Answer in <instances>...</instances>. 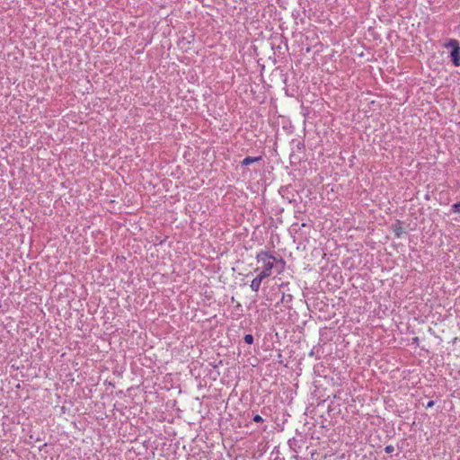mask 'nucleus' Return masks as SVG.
Masks as SVG:
<instances>
[{"mask_svg":"<svg viewBox=\"0 0 460 460\" xmlns=\"http://www.w3.org/2000/svg\"><path fill=\"white\" fill-rule=\"evenodd\" d=\"M257 261L259 263H262V270L268 271L270 274L272 273V269L274 267L275 262L284 263L283 260L280 258L279 260L268 252H261L257 254Z\"/></svg>","mask_w":460,"mask_h":460,"instance_id":"1","label":"nucleus"},{"mask_svg":"<svg viewBox=\"0 0 460 460\" xmlns=\"http://www.w3.org/2000/svg\"><path fill=\"white\" fill-rule=\"evenodd\" d=\"M449 46L453 47V49L450 53L451 60L456 66H460V46L456 40H452L449 42Z\"/></svg>","mask_w":460,"mask_h":460,"instance_id":"2","label":"nucleus"},{"mask_svg":"<svg viewBox=\"0 0 460 460\" xmlns=\"http://www.w3.org/2000/svg\"><path fill=\"white\" fill-rule=\"evenodd\" d=\"M261 281L256 277L252 280L250 288L252 291L257 292L260 289Z\"/></svg>","mask_w":460,"mask_h":460,"instance_id":"3","label":"nucleus"},{"mask_svg":"<svg viewBox=\"0 0 460 460\" xmlns=\"http://www.w3.org/2000/svg\"><path fill=\"white\" fill-rule=\"evenodd\" d=\"M260 160V157H251V156H247L245 157L243 161H242V164L243 165H249L252 163H255L257 161Z\"/></svg>","mask_w":460,"mask_h":460,"instance_id":"4","label":"nucleus"},{"mask_svg":"<svg viewBox=\"0 0 460 460\" xmlns=\"http://www.w3.org/2000/svg\"><path fill=\"white\" fill-rule=\"evenodd\" d=\"M270 275H271V274H270V272L265 271V270H261V271L258 274L257 278H258L261 281H262L264 279H266V278L270 277Z\"/></svg>","mask_w":460,"mask_h":460,"instance_id":"5","label":"nucleus"},{"mask_svg":"<svg viewBox=\"0 0 460 460\" xmlns=\"http://www.w3.org/2000/svg\"><path fill=\"white\" fill-rule=\"evenodd\" d=\"M243 341L247 344H252V342H253V336L252 334H246L243 337Z\"/></svg>","mask_w":460,"mask_h":460,"instance_id":"6","label":"nucleus"},{"mask_svg":"<svg viewBox=\"0 0 460 460\" xmlns=\"http://www.w3.org/2000/svg\"><path fill=\"white\" fill-rule=\"evenodd\" d=\"M394 232L397 237H400L403 233L402 228L401 226H395Z\"/></svg>","mask_w":460,"mask_h":460,"instance_id":"7","label":"nucleus"},{"mask_svg":"<svg viewBox=\"0 0 460 460\" xmlns=\"http://www.w3.org/2000/svg\"><path fill=\"white\" fill-rule=\"evenodd\" d=\"M453 210L454 212L460 214V202L453 205Z\"/></svg>","mask_w":460,"mask_h":460,"instance_id":"8","label":"nucleus"},{"mask_svg":"<svg viewBox=\"0 0 460 460\" xmlns=\"http://www.w3.org/2000/svg\"><path fill=\"white\" fill-rule=\"evenodd\" d=\"M253 421L255 422H262L263 421V419L261 418V416H260L259 414H256L254 417H253Z\"/></svg>","mask_w":460,"mask_h":460,"instance_id":"9","label":"nucleus"},{"mask_svg":"<svg viewBox=\"0 0 460 460\" xmlns=\"http://www.w3.org/2000/svg\"><path fill=\"white\" fill-rule=\"evenodd\" d=\"M385 450L386 453H392L394 451V447L393 446H387L385 448Z\"/></svg>","mask_w":460,"mask_h":460,"instance_id":"10","label":"nucleus"},{"mask_svg":"<svg viewBox=\"0 0 460 460\" xmlns=\"http://www.w3.org/2000/svg\"><path fill=\"white\" fill-rule=\"evenodd\" d=\"M434 405V402L433 401H429L427 404V408H429V407H432Z\"/></svg>","mask_w":460,"mask_h":460,"instance_id":"11","label":"nucleus"}]
</instances>
